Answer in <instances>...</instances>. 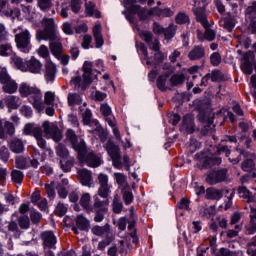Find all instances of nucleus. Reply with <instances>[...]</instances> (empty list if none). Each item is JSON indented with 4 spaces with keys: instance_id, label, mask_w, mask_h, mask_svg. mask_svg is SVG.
<instances>
[{
    "instance_id": "obj_28",
    "label": "nucleus",
    "mask_w": 256,
    "mask_h": 256,
    "mask_svg": "<svg viewBox=\"0 0 256 256\" xmlns=\"http://www.w3.org/2000/svg\"><path fill=\"white\" fill-rule=\"evenodd\" d=\"M107 207H109V200L105 198V200L99 199V195H94V209L95 211L106 212Z\"/></svg>"
},
{
    "instance_id": "obj_44",
    "label": "nucleus",
    "mask_w": 256,
    "mask_h": 256,
    "mask_svg": "<svg viewBox=\"0 0 256 256\" xmlns=\"http://www.w3.org/2000/svg\"><path fill=\"white\" fill-rule=\"evenodd\" d=\"M98 195L99 197H102V199H107L109 195H111V186L106 185V186H100L98 189Z\"/></svg>"
},
{
    "instance_id": "obj_19",
    "label": "nucleus",
    "mask_w": 256,
    "mask_h": 256,
    "mask_svg": "<svg viewBox=\"0 0 256 256\" xmlns=\"http://www.w3.org/2000/svg\"><path fill=\"white\" fill-rule=\"evenodd\" d=\"M226 177H227L226 170H218L208 174V176L206 177V182H208L209 185H217V183H221V181H225Z\"/></svg>"
},
{
    "instance_id": "obj_4",
    "label": "nucleus",
    "mask_w": 256,
    "mask_h": 256,
    "mask_svg": "<svg viewBox=\"0 0 256 256\" xmlns=\"http://www.w3.org/2000/svg\"><path fill=\"white\" fill-rule=\"evenodd\" d=\"M19 93L22 97H28L29 103L36 111H43V94L37 87H31L27 83H21Z\"/></svg>"
},
{
    "instance_id": "obj_62",
    "label": "nucleus",
    "mask_w": 256,
    "mask_h": 256,
    "mask_svg": "<svg viewBox=\"0 0 256 256\" xmlns=\"http://www.w3.org/2000/svg\"><path fill=\"white\" fill-rule=\"evenodd\" d=\"M91 41H93V37H91V35L89 34L85 35L81 43L83 49H89V45H91Z\"/></svg>"
},
{
    "instance_id": "obj_33",
    "label": "nucleus",
    "mask_w": 256,
    "mask_h": 256,
    "mask_svg": "<svg viewBox=\"0 0 256 256\" xmlns=\"http://www.w3.org/2000/svg\"><path fill=\"white\" fill-rule=\"evenodd\" d=\"M80 205L83 209L88 211V213L93 211V208L91 207V194L84 193L80 198Z\"/></svg>"
},
{
    "instance_id": "obj_57",
    "label": "nucleus",
    "mask_w": 256,
    "mask_h": 256,
    "mask_svg": "<svg viewBox=\"0 0 256 256\" xmlns=\"http://www.w3.org/2000/svg\"><path fill=\"white\" fill-rule=\"evenodd\" d=\"M208 75L212 82L221 81V79H223V75L221 74V71H219V70H214L211 73H209Z\"/></svg>"
},
{
    "instance_id": "obj_50",
    "label": "nucleus",
    "mask_w": 256,
    "mask_h": 256,
    "mask_svg": "<svg viewBox=\"0 0 256 256\" xmlns=\"http://www.w3.org/2000/svg\"><path fill=\"white\" fill-rule=\"evenodd\" d=\"M220 27L227 29V31H233L235 24H233V21L225 18L220 20Z\"/></svg>"
},
{
    "instance_id": "obj_10",
    "label": "nucleus",
    "mask_w": 256,
    "mask_h": 256,
    "mask_svg": "<svg viewBox=\"0 0 256 256\" xmlns=\"http://www.w3.org/2000/svg\"><path fill=\"white\" fill-rule=\"evenodd\" d=\"M42 127L47 139H53V141H56V143H59V141L63 139V134L55 123L45 121L43 122Z\"/></svg>"
},
{
    "instance_id": "obj_32",
    "label": "nucleus",
    "mask_w": 256,
    "mask_h": 256,
    "mask_svg": "<svg viewBox=\"0 0 256 256\" xmlns=\"http://www.w3.org/2000/svg\"><path fill=\"white\" fill-rule=\"evenodd\" d=\"M0 55L2 57H9L10 55H13V47L11 46V43L6 41L0 42Z\"/></svg>"
},
{
    "instance_id": "obj_54",
    "label": "nucleus",
    "mask_w": 256,
    "mask_h": 256,
    "mask_svg": "<svg viewBox=\"0 0 256 256\" xmlns=\"http://www.w3.org/2000/svg\"><path fill=\"white\" fill-rule=\"evenodd\" d=\"M123 201L125 205H131V203H133V192L125 190L123 192Z\"/></svg>"
},
{
    "instance_id": "obj_45",
    "label": "nucleus",
    "mask_w": 256,
    "mask_h": 256,
    "mask_svg": "<svg viewBox=\"0 0 256 256\" xmlns=\"http://www.w3.org/2000/svg\"><path fill=\"white\" fill-rule=\"evenodd\" d=\"M177 32V26L175 24H170L169 27L164 30L165 39H173L175 33Z\"/></svg>"
},
{
    "instance_id": "obj_48",
    "label": "nucleus",
    "mask_w": 256,
    "mask_h": 256,
    "mask_svg": "<svg viewBox=\"0 0 256 256\" xmlns=\"http://www.w3.org/2000/svg\"><path fill=\"white\" fill-rule=\"evenodd\" d=\"M35 139L37 141V145L38 147H40V149H46L47 148V142L45 141V139H43V130L41 132H39L38 134H36Z\"/></svg>"
},
{
    "instance_id": "obj_30",
    "label": "nucleus",
    "mask_w": 256,
    "mask_h": 256,
    "mask_svg": "<svg viewBox=\"0 0 256 256\" xmlns=\"http://www.w3.org/2000/svg\"><path fill=\"white\" fill-rule=\"evenodd\" d=\"M110 231H111V228L109 224H106L104 226H94L92 228V233L94 235H97L98 237H109Z\"/></svg>"
},
{
    "instance_id": "obj_61",
    "label": "nucleus",
    "mask_w": 256,
    "mask_h": 256,
    "mask_svg": "<svg viewBox=\"0 0 256 256\" xmlns=\"http://www.w3.org/2000/svg\"><path fill=\"white\" fill-rule=\"evenodd\" d=\"M30 221L28 216H21L19 218V226L21 229H29Z\"/></svg>"
},
{
    "instance_id": "obj_46",
    "label": "nucleus",
    "mask_w": 256,
    "mask_h": 256,
    "mask_svg": "<svg viewBox=\"0 0 256 256\" xmlns=\"http://www.w3.org/2000/svg\"><path fill=\"white\" fill-rule=\"evenodd\" d=\"M175 21H176V23H178V25H185V24L189 23V21H190L189 15H187L186 13H183V12H179L176 15Z\"/></svg>"
},
{
    "instance_id": "obj_41",
    "label": "nucleus",
    "mask_w": 256,
    "mask_h": 256,
    "mask_svg": "<svg viewBox=\"0 0 256 256\" xmlns=\"http://www.w3.org/2000/svg\"><path fill=\"white\" fill-rule=\"evenodd\" d=\"M184 81H185V75L183 74H174L170 78V83L172 87H177V85H182Z\"/></svg>"
},
{
    "instance_id": "obj_37",
    "label": "nucleus",
    "mask_w": 256,
    "mask_h": 256,
    "mask_svg": "<svg viewBox=\"0 0 256 256\" xmlns=\"http://www.w3.org/2000/svg\"><path fill=\"white\" fill-rule=\"evenodd\" d=\"M239 195L243 199H247V203H253L255 201V196L246 187L239 188Z\"/></svg>"
},
{
    "instance_id": "obj_13",
    "label": "nucleus",
    "mask_w": 256,
    "mask_h": 256,
    "mask_svg": "<svg viewBox=\"0 0 256 256\" xmlns=\"http://www.w3.org/2000/svg\"><path fill=\"white\" fill-rule=\"evenodd\" d=\"M66 139L67 141H70L74 151L81 157L83 151H85V141L83 139H77V134H75V131L72 129L66 131Z\"/></svg>"
},
{
    "instance_id": "obj_34",
    "label": "nucleus",
    "mask_w": 256,
    "mask_h": 256,
    "mask_svg": "<svg viewBox=\"0 0 256 256\" xmlns=\"http://www.w3.org/2000/svg\"><path fill=\"white\" fill-rule=\"evenodd\" d=\"M83 103V98L77 93L68 94V105L70 107H75V105H81Z\"/></svg>"
},
{
    "instance_id": "obj_35",
    "label": "nucleus",
    "mask_w": 256,
    "mask_h": 256,
    "mask_svg": "<svg viewBox=\"0 0 256 256\" xmlns=\"http://www.w3.org/2000/svg\"><path fill=\"white\" fill-rule=\"evenodd\" d=\"M10 149L13 151V153H23L25 146L23 145V142L19 139H13L10 142Z\"/></svg>"
},
{
    "instance_id": "obj_12",
    "label": "nucleus",
    "mask_w": 256,
    "mask_h": 256,
    "mask_svg": "<svg viewBox=\"0 0 256 256\" xmlns=\"http://www.w3.org/2000/svg\"><path fill=\"white\" fill-rule=\"evenodd\" d=\"M0 83L4 85L2 89L5 93L13 94L17 92L18 86L14 82V80L11 79V76H9V74L7 73L6 68H2V72L0 75Z\"/></svg>"
},
{
    "instance_id": "obj_21",
    "label": "nucleus",
    "mask_w": 256,
    "mask_h": 256,
    "mask_svg": "<svg viewBox=\"0 0 256 256\" xmlns=\"http://www.w3.org/2000/svg\"><path fill=\"white\" fill-rule=\"evenodd\" d=\"M79 181L84 187H93V176L87 169L78 170Z\"/></svg>"
},
{
    "instance_id": "obj_36",
    "label": "nucleus",
    "mask_w": 256,
    "mask_h": 256,
    "mask_svg": "<svg viewBox=\"0 0 256 256\" xmlns=\"http://www.w3.org/2000/svg\"><path fill=\"white\" fill-rule=\"evenodd\" d=\"M76 225L80 231H87L89 229V220L80 214L76 218Z\"/></svg>"
},
{
    "instance_id": "obj_9",
    "label": "nucleus",
    "mask_w": 256,
    "mask_h": 256,
    "mask_svg": "<svg viewBox=\"0 0 256 256\" xmlns=\"http://www.w3.org/2000/svg\"><path fill=\"white\" fill-rule=\"evenodd\" d=\"M106 151L112 159L113 166L116 169H122L123 165L121 164V150L119 146L115 145L113 141L108 140L106 143Z\"/></svg>"
},
{
    "instance_id": "obj_14",
    "label": "nucleus",
    "mask_w": 256,
    "mask_h": 256,
    "mask_svg": "<svg viewBox=\"0 0 256 256\" xmlns=\"http://www.w3.org/2000/svg\"><path fill=\"white\" fill-rule=\"evenodd\" d=\"M91 117H93V113H91V110L89 109H86L82 114L84 125H90V127H94L93 130H89V133H103V128L101 127V124H99V121H91Z\"/></svg>"
},
{
    "instance_id": "obj_7",
    "label": "nucleus",
    "mask_w": 256,
    "mask_h": 256,
    "mask_svg": "<svg viewBox=\"0 0 256 256\" xmlns=\"http://www.w3.org/2000/svg\"><path fill=\"white\" fill-rule=\"evenodd\" d=\"M15 43L21 53H30L33 47L31 45V32L25 29L16 34Z\"/></svg>"
},
{
    "instance_id": "obj_40",
    "label": "nucleus",
    "mask_w": 256,
    "mask_h": 256,
    "mask_svg": "<svg viewBox=\"0 0 256 256\" xmlns=\"http://www.w3.org/2000/svg\"><path fill=\"white\" fill-rule=\"evenodd\" d=\"M4 133H5V139H7V135L12 137V135H15V125L11 123L10 121L4 122Z\"/></svg>"
},
{
    "instance_id": "obj_24",
    "label": "nucleus",
    "mask_w": 256,
    "mask_h": 256,
    "mask_svg": "<svg viewBox=\"0 0 256 256\" xmlns=\"http://www.w3.org/2000/svg\"><path fill=\"white\" fill-rule=\"evenodd\" d=\"M100 111L103 117H105L108 125L110 127H115V118H113V116L111 115V107L107 104H102L100 107Z\"/></svg>"
},
{
    "instance_id": "obj_49",
    "label": "nucleus",
    "mask_w": 256,
    "mask_h": 256,
    "mask_svg": "<svg viewBox=\"0 0 256 256\" xmlns=\"http://www.w3.org/2000/svg\"><path fill=\"white\" fill-rule=\"evenodd\" d=\"M44 103L46 105H53L55 103V92L47 91L44 95Z\"/></svg>"
},
{
    "instance_id": "obj_11",
    "label": "nucleus",
    "mask_w": 256,
    "mask_h": 256,
    "mask_svg": "<svg viewBox=\"0 0 256 256\" xmlns=\"http://www.w3.org/2000/svg\"><path fill=\"white\" fill-rule=\"evenodd\" d=\"M78 159L80 163H86L88 167H99L101 165V157L93 152H87V145H84V151L81 156L78 153Z\"/></svg>"
},
{
    "instance_id": "obj_3",
    "label": "nucleus",
    "mask_w": 256,
    "mask_h": 256,
    "mask_svg": "<svg viewBox=\"0 0 256 256\" xmlns=\"http://www.w3.org/2000/svg\"><path fill=\"white\" fill-rule=\"evenodd\" d=\"M205 7H207V0L195 1L194 14L196 20L206 29L205 39H207V41H213L216 33L212 29H209V21H207V11H205Z\"/></svg>"
},
{
    "instance_id": "obj_29",
    "label": "nucleus",
    "mask_w": 256,
    "mask_h": 256,
    "mask_svg": "<svg viewBox=\"0 0 256 256\" xmlns=\"http://www.w3.org/2000/svg\"><path fill=\"white\" fill-rule=\"evenodd\" d=\"M93 35L95 39L96 48L103 47V34H101V25L97 23L93 28Z\"/></svg>"
},
{
    "instance_id": "obj_59",
    "label": "nucleus",
    "mask_w": 256,
    "mask_h": 256,
    "mask_svg": "<svg viewBox=\"0 0 256 256\" xmlns=\"http://www.w3.org/2000/svg\"><path fill=\"white\" fill-rule=\"evenodd\" d=\"M106 97H107V94L101 91L92 92V99H94V101H105Z\"/></svg>"
},
{
    "instance_id": "obj_64",
    "label": "nucleus",
    "mask_w": 256,
    "mask_h": 256,
    "mask_svg": "<svg viewBox=\"0 0 256 256\" xmlns=\"http://www.w3.org/2000/svg\"><path fill=\"white\" fill-rule=\"evenodd\" d=\"M247 15H256V1L246 8Z\"/></svg>"
},
{
    "instance_id": "obj_31",
    "label": "nucleus",
    "mask_w": 256,
    "mask_h": 256,
    "mask_svg": "<svg viewBox=\"0 0 256 256\" xmlns=\"http://www.w3.org/2000/svg\"><path fill=\"white\" fill-rule=\"evenodd\" d=\"M41 131V127L33 123L26 124L23 129L24 135H33L34 137L41 133Z\"/></svg>"
},
{
    "instance_id": "obj_15",
    "label": "nucleus",
    "mask_w": 256,
    "mask_h": 256,
    "mask_svg": "<svg viewBox=\"0 0 256 256\" xmlns=\"http://www.w3.org/2000/svg\"><path fill=\"white\" fill-rule=\"evenodd\" d=\"M239 151L240 155H243L245 160L242 162V169L243 171H253V169H255V158L256 155L253 152H249V151H242V150H237Z\"/></svg>"
},
{
    "instance_id": "obj_6",
    "label": "nucleus",
    "mask_w": 256,
    "mask_h": 256,
    "mask_svg": "<svg viewBox=\"0 0 256 256\" xmlns=\"http://www.w3.org/2000/svg\"><path fill=\"white\" fill-rule=\"evenodd\" d=\"M13 61L20 71H29L30 73L39 74L43 69L41 61L37 60L35 57H32L28 62H24L19 57H14Z\"/></svg>"
},
{
    "instance_id": "obj_16",
    "label": "nucleus",
    "mask_w": 256,
    "mask_h": 256,
    "mask_svg": "<svg viewBox=\"0 0 256 256\" xmlns=\"http://www.w3.org/2000/svg\"><path fill=\"white\" fill-rule=\"evenodd\" d=\"M171 73H173V69L169 68L165 74L158 77L156 85L160 91H171V88L173 87L171 85V78H169Z\"/></svg>"
},
{
    "instance_id": "obj_60",
    "label": "nucleus",
    "mask_w": 256,
    "mask_h": 256,
    "mask_svg": "<svg viewBox=\"0 0 256 256\" xmlns=\"http://www.w3.org/2000/svg\"><path fill=\"white\" fill-rule=\"evenodd\" d=\"M8 37L9 32H7V28H5V25L3 23H0V42L7 41Z\"/></svg>"
},
{
    "instance_id": "obj_5",
    "label": "nucleus",
    "mask_w": 256,
    "mask_h": 256,
    "mask_svg": "<svg viewBox=\"0 0 256 256\" xmlns=\"http://www.w3.org/2000/svg\"><path fill=\"white\" fill-rule=\"evenodd\" d=\"M225 197V209H229L233 205V197H235V190H217L215 188H208L206 190V198L212 200H219Z\"/></svg>"
},
{
    "instance_id": "obj_26",
    "label": "nucleus",
    "mask_w": 256,
    "mask_h": 256,
    "mask_svg": "<svg viewBox=\"0 0 256 256\" xmlns=\"http://www.w3.org/2000/svg\"><path fill=\"white\" fill-rule=\"evenodd\" d=\"M9 111H12L14 109H19V107H21V98H19L18 96H7L4 99Z\"/></svg>"
},
{
    "instance_id": "obj_42",
    "label": "nucleus",
    "mask_w": 256,
    "mask_h": 256,
    "mask_svg": "<svg viewBox=\"0 0 256 256\" xmlns=\"http://www.w3.org/2000/svg\"><path fill=\"white\" fill-rule=\"evenodd\" d=\"M37 6L41 11H49L53 7V0H37Z\"/></svg>"
},
{
    "instance_id": "obj_18",
    "label": "nucleus",
    "mask_w": 256,
    "mask_h": 256,
    "mask_svg": "<svg viewBox=\"0 0 256 256\" xmlns=\"http://www.w3.org/2000/svg\"><path fill=\"white\" fill-rule=\"evenodd\" d=\"M195 119L193 118V115L187 114L184 116L182 125L180 126L181 133H185L186 135H189L195 131Z\"/></svg>"
},
{
    "instance_id": "obj_52",
    "label": "nucleus",
    "mask_w": 256,
    "mask_h": 256,
    "mask_svg": "<svg viewBox=\"0 0 256 256\" xmlns=\"http://www.w3.org/2000/svg\"><path fill=\"white\" fill-rule=\"evenodd\" d=\"M37 53L39 57H42V59H49V48H47V46L41 45L38 48Z\"/></svg>"
},
{
    "instance_id": "obj_58",
    "label": "nucleus",
    "mask_w": 256,
    "mask_h": 256,
    "mask_svg": "<svg viewBox=\"0 0 256 256\" xmlns=\"http://www.w3.org/2000/svg\"><path fill=\"white\" fill-rule=\"evenodd\" d=\"M45 190L49 199H55V186L52 184H45Z\"/></svg>"
},
{
    "instance_id": "obj_22",
    "label": "nucleus",
    "mask_w": 256,
    "mask_h": 256,
    "mask_svg": "<svg viewBox=\"0 0 256 256\" xmlns=\"http://www.w3.org/2000/svg\"><path fill=\"white\" fill-rule=\"evenodd\" d=\"M190 61H201L205 58V48L203 46H195L188 53Z\"/></svg>"
},
{
    "instance_id": "obj_39",
    "label": "nucleus",
    "mask_w": 256,
    "mask_h": 256,
    "mask_svg": "<svg viewBox=\"0 0 256 256\" xmlns=\"http://www.w3.org/2000/svg\"><path fill=\"white\" fill-rule=\"evenodd\" d=\"M112 209L116 214L121 213L123 211V203L119 200V195H115L112 203Z\"/></svg>"
},
{
    "instance_id": "obj_63",
    "label": "nucleus",
    "mask_w": 256,
    "mask_h": 256,
    "mask_svg": "<svg viewBox=\"0 0 256 256\" xmlns=\"http://www.w3.org/2000/svg\"><path fill=\"white\" fill-rule=\"evenodd\" d=\"M40 211H49V206L47 204V198H42L37 204Z\"/></svg>"
},
{
    "instance_id": "obj_17",
    "label": "nucleus",
    "mask_w": 256,
    "mask_h": 256,
    "mask_svg": "<svg viewBox=\"0 0 256 256\" xmlns=\"http://www.w3.org/2000/svg\"><path fill=\"white\" fill-rule=\"evenodd\" d=\"M253 61H255V54L253 52H246L241 62V69L245 75L253 73Z\"/></svg>"
},
{
    "instance_id": "obj_20",
    "label": "nucleus",
    "mask_w": 256,
    "mask_h": 256,
    "mask_svg": "<svg viewBox=\"0 0 256 256\" xmlns=\"http://www.w3.org/2000/svg\"><path fill=\"white\" fill-rule=\"evenodd\" d=\"M0 14L12 19H19L21 17V10L14 8L13 10L7 9V0H0Z\"/></svg>"
},
{
    "instance_id": "obj_43",
    "label": "nucleus",
    "mask_w": 256,
    "mask_h": 256,
    "mask_svg": "<svg viewBox=\"0 0 256 256\" xmlns=\"http://www.w3.org/2000/svg\"><path fill=\"white\" fill-rule=\"evenodd\" d=\"M56 154L58 157H61V159H67V157H69V150H67L63 144H58L56 147Z\"/></svg>"
},
{
    "instance_id": "obj_38",
    "label": "nucleus",
    "mask_w": 256,
    "mask_h": 256,
    "mask_svg": "<svg viewBox=\"0 0 256 256\" xmlns=\"http://www.w3.org/2000/svg\"><path fill=\"white\" fill-rule=\"evenodd\" d=\"M24 177L25 174H23V172L20 170H13L11 172V179L16 185H21V183H23Z\"/></svg>"
},
{
    "instance_id": "obj_55",
    "label": "nucleus",
    "mask_w": 256,
    "mask_h": 256,
    "mask_svg": "<svg viewBox=\"0 0 256 256\" xmlns=\"http://www.w3.org/2000/svg\"><path fill=\"white\" fill-rule=\"evenodd\" d=\"M0 159L4 161V163H7L9 161V148L6 146L0 147Z\"/></svg>"
},
{
    "instance_id": "obj_23",
    "label": "nucleus",
    "mask_w": 256,
    "mask_h": 256,
    "mask_svg": "<svg viewBox=\"0 0 256 256\" xmlns=\"http://www.w3.org/2000/svg\"><path fill=\"white\" fill-rule=\"evenodd\" d=\"M42 240L45 247L53 248L57 244V237L51 231L43 232Z\"/></svg>"
},
{
    "instance_id": "obj_56",
    "label": "nucleus",
    "mask_w": 256,
    "mask_h": 256,
    "mask_svg": "<svg viewBox=\"0 0 256 256\" xmlns=\"http://www.w3.org/2000/svg\"><path fill=\"white\" fill-rule=\"evenodd\" d=\"M114 179L118 185L123 186L125 185V182L127 181V177L124 176L123 173L116 172L114 173Z\"/></svg>"
},
{
    "instance_id": "obj_2",
    "label": "nucleus",
    "mask_w": 256,
    "mask_h": 256,
    "mask_svg": "<svg viewBox=\"0 0 256 256\" xmlns=\"http://www.w3.org/2000/svg\"><path fill=\"white\" fill-rule=\"evenodd\" d=\"M136 0H124V7L126 9H130L132 13H137V15L140 17V19H147L150 15H153V13H156L158 17H173L175 14L173 10L170 8H165V9H159L155 8L154 11L147 10L145 8H141L138 5H134Z\"/></svg>"
},
{
    "instance_id": "obj_25",
    "label": "nucleus",
    "mask_w": 256,
    "mask_h": 256,
    "mask_svg": "<svg viewBox=\"0 0 256 256\" xmlns=\"http://www.w3.org/2000/svg\"><path fill=\"white\" fill-rule=\"evenodd\" d=\"M85 12L88 17H101V13L95 9V1L94 0H85Z\"/></svg>"
},
{
    "instance_id": "obj_47",
    "label": "nucleus",
    "mask_w": 256,
    "mask_h": 256,
    "mask_svg": "<svg viewBox=\"0 0 256 256\" xmlns=\"http://www.w3.org/2000/svg\"><path fill=\"white\" fill-rule=\"evenodd\" d=\"M74 163H75V158H70L69 160H67L65 162V164L63 163V160H60V165H61L62 171H64L65 173H69V171H71V167H73Z\"/></svg>"
},
{
    "instance_id": "obj_27",
    "label": "nucleus",
    "mask_w": 256,
    "mask_h": 256,
    "mask_svg": "<svg viewBox=\"0 0 256 256\" xmlns=\"http://www.w3.org/2000/svg\"><path fill=\"white\" fill-rule=\"evenodd\" d=\"M57 73V68L53 62H48L46 64V74L45 79L47 83H53L55 81V74Z\"/></svg>"
},
{
    "instance_id": "obj_8",
    "label": "nucleus",
    "mask_w": 256,
    "mask_h": 256,
    "mask_svg": "<svg viewBox=\"0 0 256 256\" xmlns=\"http://www.w3.org/2000/svg\"><path fill=\"white\" fill-rule=\"evenodd\" d=\"M83 76H76L71 81L76 87H81L82 85H89L92 81L91 73H93V63L86 61L83 65Z\"/></svg>"
},
{
    "instance_id": "obj_51",
    "label": "nucleus",
    "mask_w": 256,
    "mask_h": 256,
    "mask_svg": "<svg viewBox=\"0 0 256 256\" xmlns=\"http://www.w3.org/2000/svg\"><path fill=\"white\" fill-rule=\"evenodd\" d=\"M55 213L58 215V217H63L65 213H67V205L58 203L55 209Z\"/></svg>"
},
{
    "instance_id": "obj_1",
    "label": "nucleus",
    "mask_w": 256,
    "mask_h": 256,
    "mask_svg": "<svg viewBox=\"0 0 256 256\" xmlns=\"http://www.w3.org/2000/svg\"><path fill=\"white\" fill-rule=\"evenodd\" d=\"M41 23L43 30L37 31L36 39L37 41H50V51L54 57L59 59L61 53H63V45L57 39L55 20L53 18H43Z\"/></svg>"
},
{
    "instance_id": "obj_53",
    "label": "nucleus",
    "mask_w": 256,
    "mask_h": 256,
    "mask_svg": "<svg viewBox=\"0 0 256 256\" xmlns=\"http://www.w3.org/2000/svg\"><path fill=\"white\" fill-rule=\"evenodd\" d=\"M210 63L214 65V67H217V65L221 64V54L218 52H214L210 56Z\"/></svg>"
}]
</instances>
